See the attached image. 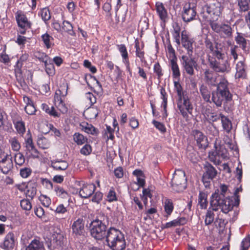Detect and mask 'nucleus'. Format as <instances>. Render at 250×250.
<instances>
[{
  "instance_id": "obj_44",
  "label": "nucleus",
  "mask_w": 250,
  "mask_h": 250,
  "mask_svg": "<svg viewBox=\"0 0 250 250\" xmlns=\"http://www.w3.org/2000/svg\"><path fill=\"white\" fill-rule=\"evenodd\" d=\"M26 196L32 199L36 195L37 192L36 185L34 184L33 186L28 184L27 186Z\"/></svg>"
},
{
  "instance_id": "obj_9",
  "label": "nucleus",
  "mask_w": 250,
  "mask_h": 250,
  "mask_svg": "<svg viewBox=\"0 0 250 250\" xmlns=\"http://www.w3.org/2000/svg\"><path fill=\"white\" fill-rule=\"evenodd\" d=\"M177 107L185 119L188 118V114H192L193 105L188 95L178 98Z\"/></svg>"
},
{
  "instance_id": "obj_17",
  "label": "nucleus",
  "mask_w": 250,
  "mask_h": 250,
  "mask_svg": "<svg viewBox=\"0 0 250 250\" xmlns=\"http://www.w3.org/2000/svg\"><path fill=\"white\" fill-rule=\"evenodd\" d=\"M95 189L94 184H84L79 190V195L83 198H88L93 194Z\"/></svg>"
},
{
  "instance_id": "obj_7",
  "label": "nucleus",
  "mask_w": 250,
  "mask_h": 250,
  "mask_svg": "<svg viewBox=\"0 0 250 250\" xmlns=\"http://www.w3.org/2000/svg\"><path fill=\"white\" fill-rule=\"evenodd\" d=\"M93 222L90 224L89 229L91 235L95 239L102 240L106 236L107 231V227L105 226L104 222L102 223L101 222L98 221Z\"/></svg>"
},
{
  "instance_id": "obj_45",
  "label": "nucleus",
  "mask_w": 250,
  "mask_h": 250,
  "mask_svg": "<svg viewBox=\"0 0 250 250\" xmlns=\"http://www.w3.org/2000/svg\"><path fill=\"white\" fill-rule=\"evenodd\" d=\"M42 40L47 48H50L53 44L52 41L53 40L52 37L50 36L48 34L45 33L42 36Z\"/></svg>"
},
{
  "instance_id": "obj_20",
  "label": "nucleus",
  "mask_w": 250,
  "mask_h": 250,
  "mask_svg": "<svg viewBox=\"0 0 250 250\" xmlns=\"http://www.w3.org/2000/svg\"><path fill=\"white\" fill-rule=\"evenodd\" d=\"M16 19L19 26L23 28H30L31 23L28 21L26 16L21 11L18 12L16 15Z\"/></svg>"
},
{
  "instance_id": "obj_52",
  "label": "nucleus",
  "mask_w": 250,
  "mask_h": 250,
  "mask_svg": "<svg viewBox=\"0 0 250 250\" xmlns=\"http://www.w3.org/2000/svg\"><path fill=\"white\" fill-rule=\"evenodd\" d=\"M206 131L207 134L213 137L218 136L219 135L218 130L212 125H209L207 127Z\"/></svg>"
},
{
  "instance_id": "obj_11",
  "label": "nucleus",
  "mask_w": 250,
  "mask_h": 250,
  "mask_svg": "<svg viewBox=\"0 0 250 250\" xmlns=\"http://www.w3.org/2000/svg\"><path fill=\"white\" fill-rule=\"evenodd\" d=\"M197 13L194 4L188 2L185 4L182 11V18L185 22H189L196 19Z\"/></svg>"
},
{
  "instance_id": "obj_3",
  "label": "nucleus",
  "mask_w": 250,
  "mask_h": 250,
  "mask_svg": "<svg viewBox=\"0 0 250 250\" xmlns=\"http://www.w3.org/2000/svg\"><path fill=\"white\" fill-rule=\"evenodd\" d=\"M106 241L112 250H124L126 247L124 234L119 229L110 227L107 229Z\"/></svg>"
},
{
  "instance_id": "obj_37",
  "label": "nucleus",
  "mask_w": 250,
  "mask_h": 250,
  "mask_svg": "<svg viewBox=\"0 0 250 250\" xmlns=\"http://www.w3.org/2000/svg\"><path fill=\"white\" fill-rule=\"evenodd\" d=\"M205 172L204 173L206 175L214 179L217 173V170L210 164H208L205 167Z\"/></svg>"
},
{
  "instance_id": "obj_33",
  "label": "nucleus",
  "mask_w": 250,
  "mask_h": 250,
  "mask_svg": "<svg viewBox=\"0 0 250 250\" xmlns=\"http://www.w3.org/2000/svg\"><path fill=\"white\" fill-rule=\"evenodd\" d=\"M235 41L244 51L246 52L248 50L247 47V40L241 33H237V36L235 37Z\"/></svg>"
},
{
  "instance_id": "obj_32",
  "label": "nucleus",
  "mask_w": 250,
  "mask_h": 250,
  "mask_svg": "<svg viewBox=\"0 0 250 250\" xmlns=\"http://www.w3.org/2000/svg\"><path fill=\"white\" fill-rule=\"evenodd\" d=\"M222 127L227 133H229L232 129V124L230 120L225 115L221 116Z\"/></svg>"
},
{
  "instance_id": "obj_8",
  "label": "nucleus",
  "mask_w": 250,
  "mask_h": 250,
  "mask_svg": "<svg viewBox=\"0 0 250 250\" xmlns=\"http://www.w3.org/2000/svg\"><path fill=\"white\" fill-rule=\"evenodd\" d=\"M215 149L208 153V158L210 161L216 165H219L221 163V159L227 157V150L221 145H217L216 142L214 144Z\"/></svg>"
},
{
  "instance_id": "obj_46",
  "label": "nucleus",
  "mask_w": 250,
  "mask_h": 250,
  "mask_svg": "<svg viewBox=\"0 0 250 250\" xmlns=\"http://www.w3.org/2000/svg\"><path fill=\"white\" fill-rule=\"evenodd\" d=\"M135 47L136 49L135 53L136 56L140 59L141 62H145V59L144 57L145 52L142 50V49L140 48L139 42H136Z\"/></svg>"
},
{
  "instance_id": "obj_30",
  "label": "nucleus",
  "mask_w": 250,
  "mask_h": 250,
  "mask_svg": "<svg viewBox=\"0 0 250 250\" xmlns=\"http://www.w3.org/2000/svg\"><path fill=\"white\" fill-rule=\"evenodd\" d=\"M26 250H45L42 242L38 240L31 241Z\"/></svg>"
},
{
  "instance_id": "obj_15",
  "label": "nucleus",
  "mask_w": 250,
  "mask_h": 250,
  "mask_svg": "<svg viewBox=\"0 0 250 250\" xmlns=\"http://www.w3.org/2000/svg\"><path fill=\"white\" fill-rule=\"evenodd\" d=\"M194 42V40L188 36L186 31L182 32L181 43L183 47L187 50V56H192Z\"/></svg>"
},
{
  "instance_id": "obj_35",
  "label": "nucleus",
  "mask_w": 250,
  "mask_h": 250,
  "mask_svg": "<svg viewBox=\"0 0 250 250\" xmlns=\"http://www.w3.org/2000/svg\"><path fill=\"white\" fill-rule=\"evenodd\" d=\"M198 204L201 209H205L208 206L207 195L202 192H200L198 196Z\"/></svg>"
},
{
  "instance_id": "obj_55",
  "label": "nucleus",
  "mask_w": 250,
  "mask_h": 250,
  "mask_svg": "<svg viewBox=\"0 0 250 250\" xmlns=\"http://www.w3.org/2000/svg\"><path fill=\"white\" fill-rule=\"evenodd\" d=\"M35 56L39 59V61L43 63L46 62V61H47L50 58L45 53L40 51L36 52L35 53Z\"/></svg>"
},
{
  "instance_id": "obj_50",
  "label": "nucleus",
  "mask_w": 250,
  "mask_h": 250,
  "mask_svg": "<svg viewBox=\"0 0 250 250\" xmlns=\"http://www.w3.org/2000/svg\"><path fill=\"white\" fill-rule=\"evenodd\" d=\"M55 191L57 195L62 198H66L68 196L67 192L60 186H58L55 188Z\"/></svg>"
},
{
  "instance_id": "obj_53",
  "label": "nucleus",
  "mask_w": 250,
  "mask_h": 250,
  "mask_svg": "<svg viewBox=\"0 0 250 250\" xmlns=\"http://www.w3.org/2000/svg\"><path fill=\"white\" fill-rule=\"evenodd\" d=\"M9 142L13 150L18 151L21 148V145L16 137L11 138Z\"/></svg>"
},
{
  "instance_id": "obj_14",
  "label": "nucleus",
  "mask_w": 250,
  "mask_h": 250,
  "mask_svg": "<svg viewBox=\"0 0 250 250\" xmlns=\"http://www.w3.org/2000/svg\"><path fill=\"white\" fill-rule=\"evenodd\" d=\"M13 167V163L11 155L6 154L0 156V170L3 174H8Z\"/></svg>"
},
{
  "instance_id": "obj_49",
  "label": "nucleus",
  "mask_w": 250,
  "mask_h": 250,
  "mask_svg": "<svg viewBox=\"0 0 250 250\" xmlns=\"http://www.w3.org/2000/svg\"><path fill=\"white\" fill-rule=\"evenodd\" d=\"M238 4L240 12H246L249 9V3L247 0H238Z\"/></svg>"
},
{
  "instance_id": "obj_48",
  "label": "nucleus",
  "mask_w": 250,
  "mask_h": 250,
  "mask_svg": "<svg viewBox=\"0 0 250 250\" xmlns=\"http://www.w3.org/2000/svg\"><path fill=\"white\" fill-rule=\"evenodd\" d=\"M62 29L70 35H73L74 33L73 27L70 22L67 21H63L62 22Z\"/></svg>"
},
{
  "instance_id": "obj_16",
  "label": "nucleus",
  "mask_w": 250,
  "mask_h": 250,
  "mask_svg": "<svg viewBox=\"0 0 250 250\" xmlns=\"http://www.w3.org/2000/svg\"><path fill=\"white\" fill-rule=\"evenodd\" d=\"M192 134L200 148H206L208 146V139L202 132L198 130H194L192 131Z\"/></svg>"
},
{
  "instance_id": "obj_4",
  "label": "nucleus",
  "mask_w": 250,
  "mask_h": 250,
  "mask_svg": "<svg viewBox=\"0 0 250 250\" xmlns=\"http://www.w3.org/2000/svg\"><path fill=\"white\" fill-rule=\"evenodd\" d=\"M223 7L219 2L206 4L202 8L200 15L205 20L215 21L220 16Z\"/></svg>"
},
{
  "instance_id": "obj_6",
  "label": "nucleus",
  "mask_w": 250,
  "mask_h": 250,
  "mask_svg": "<svg viewBox=\"0 0 250 250\" xmlns=\"http://www.w3.org/2000/svg\"><path fill=\"white\" fill-rule=\"evenodd\" d=\"M171 186L173 189L176 192L183 191L187 188V179L185 172L182 169L175 171L171 180Z\"/></svg>"
},
{
  "instance_id": "obj_58",
  "label": "nucleus",
  "mask_w": 250,
  "mask_h": 250,
  "mask_svg": "<svg viewBox=\"0 0 250 250\" xmlns=\"http://www.w3.org/2000/svg\"><path fill=\"white\" fill-rule=\"evenodd\" d=\"M214 213L211 210H208L205 220L206 225H209L212 223L214 220Z\"/></svg>"
},
{
  "instance_id": "obj_40",
  "label": "nucleus",
  "mask_w": 250,
  "mask_h": 250,
  "mask_svg": "<svg viewBox=\"0 0 250 250\" xmlns=\"http://www.w3.org/2000/svg\"><path fill=\"white\" fill-rule=\"evenodd\" d=\"M62 239L63 236L62 234L56 233L52 235L51 241L54 246L61 247L62 245Z\"/></svg>"
},
{
  "instance_id": "obj_41",
  "label": "nucleus",
  "mask_w": 250,
  "mask_h": 250,
  "mask_svg": "<svg viewBox=\"0 0 250 250\" xmlns=\"http://www.w3.org/2000/svg\"><path fill=\"white\" fill-rule=\"evenodd\" d=\"M73 140L78 145H83L87 141V138L86 137L78 132L74 134Z\"/></svg>"
},
{
  "instance_id": "obj_22",
  "label": "nucleus",
  "mask_w": 250,
  "mask_h": 250,
  "mask_svg": "<svg viewBox=\"0 0 250 250\" xmlns=\"http://www.w3.org/2000/svg\"><path fill=\"white\" fill-rule=\"evenodd\" d=\"M236 73L235 77L236 79H244L246 78L247 73L246 71V66L244 62L242 61H239L236 64Z\"/></svg>"
},
{
  "instance_id": "obj_43",
  "label": "nucleus",
  "mask_w": 250,
  "mask_h": 250,
  "mask_svg": "<svg viewBox=\"0 0 250 250\" xmlns=\"http://www.w3.org/2000/svg\"><path fill=\"white\" fill-rule=\"evenodd\" d=\"M87 117L90 119H95L99 114V110L96 107H90L85 112Z\"/></svg>"
},
{
  "instance_id": "obj_61",
  "label": "nucleus",
  "mask_w": 250,
  "mask_h": 250,
  "mask_svg": "<svg viewBox=\"0 0 250 250\" xmlns=\"http://www.w3.org/2000/svg\"><path fill=\"white\" fill-rule=\"evenodd\" d=\"M98 221L99 222H101L102 223L104 222V224L105 225V226L106 227H107L109 225L108 217L104 214L100 215L96 219L93 220L92 222L95 223V222H98Z\"/></svg>"
},
{
  "instance_id": "obj_27",
  "label": "nucleus",
  "mask_w": 250,
  "mask_h": 250,
  "mask_svg": "<svg viewBox=\"0 0 250 250\" xmlns=\"http://www.w3.org/2000/svg\"><path fill=\"white\" fill-rule=\"evenodd\" d=\"M68 85L62 86L61 89L58 90L56 92L54 96V103L55 104H57V103H60V102H62V100L61 95L62 97H64L66 95L67 93Z\"/></svg>"
},
{
  "instance_id": "obj_25",
  "label": "nucleus",
  "mask_w": 250,
  "mask_h": 250,
  "mask_svg": "<svg viewBox=\"0 0 250 250\" xmlns=\"http://www.w3.org/2000/svg\"><path fill=\"white\" fill-rule=\"evenodd\" d=\"M156 10L160 19L165 21L167 18V12L164 4L160 2H157L155 4Z\"/></svg>"
},
{
  "instance_id": "obj_59",
  "label": "nucleus",
  "mask_w": 250,
  "mask_h": 250,
  "mask_svg": "<svg viewBox=\"0 0 250 250\" xmlns=\"http://www.w3.org/2000/svg\"><path fill=\"white\" fill-rule=\"evenodd\" d=\"M21 206L23 209L30 210L32 208V205L29 199H22L21 201Z\"/></svg>"
},
{
  "instance_id": "obj_39",
  "label": "nucleus",
  "mask_w": 250,
  "mask_h": 250,
  "mask_svg": "<svg viewBox=\"0 0 250 250\" xmlns=\"http://www.w3.org/2000/svg\"><path fill=\"white\" fill-rule=\"evenodd\" d=\"M39 15L41 16L42 20L45 22L51 19L50 11L48 7L42 8L39 12Z\"/></svg>"
},
{
  "instance_id": "obj_36",
  "label": "nucleus",
  "mask_w": 250,
  "mask_h": 250,
  "mask_svg": "<svg viewBox=\"0 0 250 250\" xmlns=\"http://www.w3.org/2000/svg\"><path fill=\"white\" fill-rule=\"evenodd\" d=\"M42 108L46 113L54 117H59L60 116V114L56 111L53 106L49 107L46 104H42Z\"/></svg>"
},
{
  "instance_id": "obj_19",
  "label": "nucleus",
  "mask_w": 250,
  "mask_h": 250,
  "mask_svg": "<svg viewBox=\"0 0 250 250\" xmlns=\"http://www.w3.org/2000/svg\"><path fill=\"white\" fill-rule=\"evenodd\" d=\"M117 47L122 56L123 62L126 66V70L131 74V71L130 67L128 54L125 45L123 44H119L117 45Z\"/></svg>"
},
{
  "instance_id": "obj_26",
  "label": "nucleus",
  "mask_w": 250,
  "mask_h": 250,
  "mask_svg": "<svg viewBox=\"0 0 250 250\" xmlns=\"http://www.w3.org/2000/svg\"><path fill=\"white\" fill-rule=\"evenodd\" d=\"M51 167L57 170H64L68 167V164L64 160H54L51 161Z\"/></svg>"
},
{
  "instance_id": "obj_1",
  "label": "nucleus",
  "mask_w": 250,
  "mask_h": 250,
  "mask_svg": "<svg viewBox=\"0 0 250 250\" xmlns=\"http://www.w3.org/2000/svg\"><path fill=\"white\" fill-rule=\"evenodd\" d=\"M206 82L212 86H216L215 91L212 92V101L217 107L221 106L223 102H228L232 100V95L229 88V83L227 80L222 79L218 83L217 74L212 71L207 69L205 71Z\"/></svg>"
},
{
  "instance_id": "obj_13",
  "label": "nucleus",
  "mask_w": 250,
  "mask_h": 250,
  "mask_svg": "<svg viewBox=\"0 0 250 250\" xmlns=\"http://www.w3.org/2000/svg\"><path fill=\"white\" fill-rule=\"evenodd\" d=\"M205 44L206 48L209 50L210 53L212 54V56L215 58H221L223 55V48L221 43H215L214 47L211 41L207 38L205 41Z\"/></svg>"
},
{
  "instance_id": "obj_29",
  "label": "nucleus",
  "mask_w": 250,
  "mask_h": 250,
  "mask_svg": "<svg viewBox=\"0 0 250 250\" xmlns=\"http://www.w3.org/2000/svg\"><path fill=\"white\" fill-rule=\"evenodd\" d=\"M200 91L202 98L207 102L211 103L210 100V90L208 87L204 84L201 85L200 88Z\"/></svg>"
},
{
  "instance_id": "obj_28",
  "label": "nucleus",
  "mask_w": 250,
  "mask_h": 250,
  "mask_svg": "<svg viewBox=\"0 0 250 250\" xmlns=\"http://www.w3.org/2000/svg\"><path fill=\"white\" fill-rule=\"evenodd\" d=\"M28 137L25 140V147L26 150L32 155L38 154V151L33 145V141L30 134H27Z\"/></svg>"
},
{
  "instance_id": "obj_57",
  "label": "nucleus",
  "mask_w": 250,
  "mask_h": 250,
  "mask_svg": "<svg viewBox=\"0 0 250 250\" xmlns=\"http://www.w3.org/2000/svg\"><path fill=\"white\" fill-rule=\"evenodd\" d=\"M39 200L42 204L45 207H48L51 203L50 198L44 195H41L39 197Z\"/></svg>"
},
{
  "instance_id": "obj_42",
  "label": "nucleus",
  "mask_w": 250,
  "mask_h": 250,
  "mask_svg": "<svg viewBox=\"0 0 250 250\" xmlns=\"http://www.w3.org/2000/svg\"><path fill=\"white\" fill-rule=\"evenodd\" d=\"M174 89L177 93L178 98L187 95V92L183 91V88L179 82L174 81Z\"/></svg>"
},
{
  "instance_id": "obj_2",
  "label": "nucleus",
  "mask_w": 250,
  "mask_h": 250,
  "mask_svg": "<svg viewBox=\"0 0 250 250\" xmlns=\"http://www.w3.org/2000/svg\"><path fill=\"white\" fill-rule=\"evenodd\" d=\"M230 194L228 186L225 184H220L219 188L211 196L210 206L212 209L217 211L220 209L225 213L231 210L233 203L230 198Z\"/></svg>"
},
{
  "instance_id": "obj_38",
  "label": "nucleus",
  "mask_w": 250,
  "mask_h": 250,
  "mask_svg": "<svg viewBox=\"0 0 250 250\" xmlns=\"http://www.w3.org/2000/svg\"><path fill=\"white\" fill-rule=\"evenodd\" d=\"M165 211L167 214V217L169 216L174 209V206L171 200L166 199L164 202Z\"/></svg>"
},
{
  "instance_id": "obj_60",
  "label": "nucleus",
  "mask_w": 250,
  "mask_h": 250,
  "mask_svg": "<svg viewBox=\"0 0 250 250\" xmlns=\"http://www.w3.org/2000/svg\"><path fill=\"white\" fill-rule=\"evenodd\" d=\"M15 162L17 165L21 166L25 162L24 157L21 153H18L15 155Z\"/></svg>"
},
{
  "instance_id": "obj_5",
  "label": "nucleus",
  "mask_w": 250,
  "mask_h": 250,
  "mask_svg": "<svg viewBox=\"0 0 250 250\" xmlns=\"http://www.w3.org/2000/svg\"><path fill=\"white\" fill-rule=\"evenodd\" d=\"M225 54L221 58H214L210 55H208V61L210 67L215 72L218 73L228 72L229 70V64L227 60L224 59Z\"/></svg>"
},
{
  "instance_id": "obj_63",
  "label": "nucleus",
  "mask_w": 250,
  "mask_h": 250,
  "mask_svg": "<svg viewBox=\"0 0 250 250\" xmlns=\"http://www.w3.org/2000/svg\"><path fill=\"white\" fill-rule=\"evenodd\" d=\"M58 109L62 114H65L68 111V108L64 103L62 101L60 102V103H57L55 105Z\"/></svg>"
},
{
  "instance_id": "obj_21",
  "label": "nucleus",
  "mask_w": 250,
  "mask_h": 250,
  "mask_svg": "<svg viewBox=\"0 0 250 250\" xmlns=\"http://www.w3.org/2000/svg\"><path fill=\"white\" fill-rule=\"evenodd\" d=\"M15 246L14 235L12 232H9L5 236L3 244L1 247L6 250H10L14 248Z\"/></svg>"
},
{
  "instance_id": "obj_54",
  "label": "nucleus",
  "mask_w": 250,
  "mask_h": 250,
  "mask_svg": "<svg viewBox=\"0 0 250 250\" xmlns=\"http://www.w3.org/2000/svg\"><path fill=\"white\" fill-rule=\"evenodd\" d=\"M107 200L109 202L116 201L118 200L116 193L113 188L110 189L107 195Z\"/></svg>"
},
{
  "instance_id": "obj_12",
  "label": "nucleus",
  "mask_w": 250,
  "mask_h": 250,
  "mask_svg": "<svg viewBox=\"0 0 250 250\" xmlns=\"http://www.w3.org/2000/svg\"><path fill=\"white\" fill-rule=\"evenodd\" d=\"M192 56L184 55L181 57V64L186 72L190 76L194 74V68L197 65L196 62Z\"/></svg>"
},
{
  "instance_id": "obj_31",
  "label": "nucleus",
  "mask_w": 250,
  "mask_h": 250,
  "mask_svg": "<svg viewBox=\"0 0 250 250\" xmlns=\"http://www.w3.org/2000/svg\"><path fill=\"white\" fill-rule=\"evenodd\" d=\"M177 60V59L169 60V65L172 72V76L174 78H178L180 76V72Z\"/></svg>"
},
{
  "instance_id": "obj_62",
  "label": "nucleus",
  "mask_w": 250,
  "mask_h": 250,
  "mask_svg": "<svg viewBox=\"0 0 250 250\" xmlns=\"http://www.w3.org/2000/svg\"><path fill=\"white\" fill-rule=\"evenodd\" d=\"M32 170L29 167H24L20 170V175L23 178L28 177L31 174Z\"/></svg>"
},
{
  "instance_id": "obj_18",
  "label": "nucleus",
  "mask_w": 250,
  "mask_h": 250,
  "mask_svg": "<svg viewBox=\"0 0 250 250\" xmlns=\"http://www.w3.org/2000/svg\"><path fill=\"white\" fill-rule=\"evenodd\" d=\"M84 221L82 218H78L72 225V232L76 236L83 235L84 232Z\"/></svg>"
},
{
  "instance_id": "obj_34",
  "label": "nucleus",
  "mask_w": 250,
  "mask_h": 250,
  "mask_svg": "<svg viewBox=\"0 0 250 250\" xmlns=\"http://www.w3.org/2000/svg\"><path fill=\"white\" fill-rule=\"evenodd\" d=\"M45 71L49 76H53L55 74V69L52 60L50 58L44 63Z\"/></svg>"
},
{
  "instance_id": "obj_10",
  "label": "nucleus",
  "mask_w": 250,
  "mask_h": 250,
  "mask_svg": "<svg viewBox=\"0 0 250 250\" xmlns=\"http://www.w3.org/2000/svg\"><path fill=\"white\" fill-rule=\"evenodd\" d=\"M210 26L212 30L218 33L221 38L227 39L232 36V28L228 24H219L215 21H210Z\"/></svg>"
},
{
  "instance_id": "obj_47",
  "label": "nucleus",
  "mask_w": 250,
  "mask_h": 250,
  "mask_svg": "<svg viewBox=\"0 0 250 250\" xmlns=\"http://www.w3.org/2000/svg\"><path fill=\"white\" fill-rule=\"evenodd\" d=\"M13 123L17 132L19 134H23L25 131L24 123L21 120L18 121H14Z\"/></svg>"
},
{
  "instance_id": "obj_51",
  "label": "nucleus",
  "mask_w": 250,
  "mask_h": 250,
  "mask_svg": "<svg viewBox=\"0 0 250 250\" xmlns=\"http://www.w3.org/2000/svg\"><path fill=\"white\" fill-rule=\"evenodd\" d=\"M37 143L39 147L42 149H47L50 146V143L48 140L44 137L39 139Z\"/></svg>"
},
{
  "instance_id": "obj_64",
  "label": "nucleus",
  "mask_w": 250,
  "mask_h": 250,
  "mask_svg": "<svg viewBox=\"0 0 250 250\" xmlns=\"http://www.w3.org/2000/svg\"><path fill=\"white\" fill-rule=\"evenodd\" d=\"M250 246V236L246 237L241 243V250H248Z\"/></svg>"
},
{
  "instance_id": "obj_24",
  "label": "nucleus",
  "mask_w": 250,
  "mask_h": 250,
  "mask_svg": "<svg viewBox=\"0 0 250 250\" xmlns=\"http://www.w3.org/2000/svg\"><path fill=\"white\" fill-rule=\"evenodd\" d=\"M81 129L88 134L97 135L99 133L98 130L91 124L87 123H82L80 124Z\"/></svg>"
},
{
  "instance_id": "obj_23",
  "label": "nucleus",
  "mask_w": 250,
  "mask_h": 250,
  "mask_svg": "<svg viewBox=\"0 0 250 250\" xmlns=\"http://www.w3.org/2000/svg\"><path fill=\"white\" fill-rule=\"evenodd\" d=\"M187 222V219L186 217H179L164 225L163 229H168L172 227L182 226L186 224Z\"/></svg>"
},
{
  "instance_id": "obj_56",
  "label": "nucleus",
  "mask_w": 250,
  "mask_h": 250,
  "mask_svg": "<svg viewBox=\"0 0 250 250\" xmlns=\"http://www.w3.org/2000/svg\"><path fill=\"white\" fill-rule=\"evenodd\" d=\"M51 209L52 210H54V212L56 214H65L67 212V208L64 207L62 204H60L58 205L55 209Z\"/></svg>"
}]
</instances>
